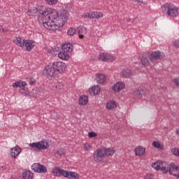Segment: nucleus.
Segmentation results:
<instances>
[{
    "label": "nucleus",
    "instance_id": "obj_5",
    "mask_svg": "<svg viewBox=\"0 0 179 179\" xmlns=\"http://www.w3.org/2000/svg\"><path fill=\"white\" fill-rule=\"evenodd\" d=\"M106 152L104 148H98L93 153L94 160L96 163H100L106 157Z\"/></svg>",
    "mask_w": 179,
    "mask_h": 179
},
{
    "label": "nucleus",
    "instance_id": "obj_41",
    "mask_svg": "<svg viewBox=\"0 0 179 179\" xmlns=\"http://www.w3.org/2000/svg\"><path fill=\"white\" fill-rule=\"evenodd\" d=\"M173 45L176 48H179V39H176L173 41Z\"/></svg>",
    "mask_w": 179,
    "mask_h": 179
},
{
    "label": "nucleus",
    "instance_id": "obj_16",
    "mask_svg": "<svg viewBox=\"0 0 179 179\" xmlns=\"http://www.w3.org/2000/svg\"><path fill=\"white\" fill-rule=\"evenodd\" d=\"M168 170L169 174L176 177L175 174H177L176 172L178 170V166L176 165L174 163H171L169 165H168Z\"/></svg>",
    "mask_w": 179,
    "mask_h": 179
},
{
    "label": "nucleus",
    "instance_id": "obj_15",
    "mask_svg": "<svg viewBox=\"0 0 179 179\" xmlns=\"http://www.w3.org/2000/svg\"><path fill=\"white\" fill-rule=\"evenodd\" d=\"M145 92L142 88L134 90L131 92V96L133 99H141L142 95L144 94Z\"/></svg>",
    "mask_w": 179,
    "mask_h": 179
},
{
    "label": "nucleus",
    "instance_id": "obj_7",
    "mask_svg": "<svg viewBox=\"0 0 179 179\" xmlns=\"http://www.w3.org/2000/svg\"><path fill=\"white\" fill-rule=\"evenodd\" d=\"M82 16L85 19H100V17H103V13L99 11H94L91 13H84Z\"/></svg>",
    "mask_w": 179,
    "mask_h": 179
},
{
    "label": "nucleus",
    "instance_id": "obj_31",
    "mask_svg": "<svg viewBox=\"0 0 179 179\" xmlns=\"http://www.w3.org/2000/svg\"><path fill=\"white\" fill-rule=\"evenodd\" d=\"M105 152H106V156H113V155H114V153L115 152V151L114 150V148H104Z\"/></svg>",
    "mask_w": 179,
    "mask_h": 179
},
{
    "label": "nucleus",
    "instance_id": "obj_40",
    "mask_svg": "<svg viewBox=\"0 0 179 179\" xmlns=\"http://www.w3.org/2000/svg\"><path fill=\"white\" fill-rule=\"evenodd\" d=\"M89 138H96L97 136V134L96 132L90 131L88 133Z\"/></svg>",
    "mask_w": 179,
    "mask_h": 179
},
{
    "label": "nucleus",
    "instance_id": "obj_18",
    "mask_svg": "<svg viewBox=\"0 0 179 179\" xmlns=\"http://www.w3.org/2000/svg\"><path fill=\"white\" fill-rule=\"evenodd\" d=\"M77 31L78 33L80 38H83V37H85V34H87V29L83 26L78 27L77 28Z\"/></svg>",
    "mask_w": 179,
    "mask_h": 179
},
{
    "label": "nucleus",
    "instance_id": "obj_21",
    "mask_svg": "<svg viewBox=\"0 0 179 179\" xmlns=\"http://www.w3.org/2000/svg\"><path fill=\"white\" fill-rule=\"evenodd\" d=\"M134 152L136 156H142L143 155H145V149L140 145L135 148Z\"/></svg>",
    "mask_w": 179,
    "mask_h": 179
},
{
    "label": "nucleus",
    "instance_id": "obj_50",
    "mask_svg": "<svg viewBox=\"0 0 179 179\" xmlns=\"http://www.w3.org/2000/svg\"><path fill=\"white\" fill-rule=\"evenodd\" d=\"M80 1H85V0H80Z\"/></svg>",
    "mask_w": 179,
    "mask_h": 179
},
{
    "label": "nucleus",
    "instance_id": "obj_49",
    "mask_svg": "<svg viewBox=\"0 0 179 179\" xmlns=\"http://www.w3.org/2000/svg\"><path fill=\"white\" fill-rule=\"evenodd\" d=\"M59 151H57V154H59Z\"/></svg>",
    "mask_w": 179,
    "mask_h": 179
},
{
    "label": "nucleus",
    "instance_id": "obj_20",
    "mask_svg": "<svg viewBox=\"0 0 179 179\" xmlns=\"http://www.w3.org/2000/svg\"><path fill=\"white\" fill-rule=\"evenodd\" d=\"M141 62L144 66H150V64L152 63L149 59V57H148L146 56H143L141 58Z\"/></svg>",
    "mask_w": 179,
    "mask_h": 179
},
{
    "label": "nucleus",
    "instance_id": "obj_26",
    "mask_svg": "<svg viewBox=\"0 0 179 179\" xmlns=\"http://www.w3.org/2000/svg\"><path fill=\"white\" fill-rule=\"evenodd\" d=\"M62 171V169L58 168V167H55L52 170V173L53 176L55 177H59L61 176V172Z\"/></svg>",
    "mask_w": 179,
    "mask_h": 179
},
{
    "label": "nucleus",
    "instance_id": "obj_11",
    "mask_svg": "<svg viewBox=\"0 0 179 179\" xmlns=\"http://www.w3.org/2000/svg\"><path fill=\"white\" fill-rule=\"evenodd\" d=\"M162 58H163V55H162V52L159 50L152 52L149 56L150 62H154L155 61L162 59Z\"/></svg>",
    "mask_w": 179,
    "mask_h": 179
},
{
    "label": "nucleus",
    "instance_id": "obj_2",
    "mask_svg": "<svg viewBox=\"0 0 179 179\" xmlns=\"http://www.w3.org/2000/svg\"><path fill=\"white\" fill-rule=\"evenodd\" d=\"M66 69V64L62 62H55L52 64L46 66V75L50 78H57L64 73Z\"/></svg>",
    "mask_w": 179,
    "mask_h": 179
},
{
    "label": "nucleus",
    "instance_id": "obj_8",
    "mask_svg": "<svg viewBox=\"0 0 179 179\" xmlns=\"http://www.w3.org/2000/svg\"><path fill=\"white\" fill-rule=\"evenodd\" d=\"M164 163V162L162 161H157L153 163L152 166L155 170H161V171H163L164 174H167V173H169V166H167V168L163 166Z\"/></svg>",
    "mask_w": 179,
    "mask_h": 179
},
{
    "label": "nucleus",
    "instance_id": "obj_23",
    "mask_svg": "<svg viewBox=\"0 0 179 179\" xmlns=\"http://www.w3.org/2000/svg\"><path fill=\"white\" fill-rule=\"evenodd\" d=\"M90 93L94 96V94H99L100 93V87L99 85H94L89 90Z\"/></svg>",
    "mask_w": 179,
    "mask_h": 179
},
{
    "label": "nucleus",
    "instance_id": "obj_1",
    "mask_svg": "<svg viewBox=\"0 0 179 179\" xmlns=\"http://www.w3.org/2000/svg\"><path fill=\"white\" fill-rule=\"evenodd\" d=\"M50 12L48 13L47 21L43 22V24L45 29L54 31L57 30L61 24L64 26V24L66 23L69 14L68 11L65 10H62L60 14L54 8H50Z\"/></svg>",
    "mask_w": 179,
    "mask_h": 179
},
{
    "label": "nucleus",
    "instance_id": "obj_13",
    "mask_svg": "<svg viewBox=\"0 0 179 179\" xmlns=\"http://www.w3.org/2000/svg\"><path fill=\"white\" fill-rule=\"evenodd\" d=\"M125 87V83L123 82H117L112 87V90L115 92V93H118L122 90Z\"/></svg>",
    "mask_w": 179,
    "mask_h": 179
},
{
    "label": "nucleus",
    "instance_id": "obj_4",
    "mask_svg": "<svg viewBox=\"0 0 179 179\" xmlns=\"http://www.w3.org/2000/svg\"><path fill=\"white\" fill-rule=\"evenodd\" d=\"M50 12H51V8H46L44 6L28 9L27 10V13L29 16H34L36 13H39L41 16H48Z\"/></svg>",
    "mask_w": 179,
    "mask_h": 179
},
{
    "label": "nucleus",
    "instance_id": "obj_6",
    "mask_svg": "<svg viewBox=\"0 0 179 179\" xmlns=\"http://www.w3.org/2000/svg\"><path fill=\"white\" fill-rule=\"evenodd\" d=\"M29 147L32 148L34 150V149H37L38 150H45V149H48V148H50V145H48V143L46 141H41L30 143Z\"/></svg>",
    "mask_w": 179,
    "mask_h": 179
},
{
    "label": "nucleus",
    "instance_id": "obj_45",
    "mask_svg": "<svg viewBox=\"0 0 179 179\" xmlns=\"http://www.w3.org/2000/svg\"><path fill=\"white\" fill-rule=\"evenodd\" d=\"M134 2H137V3H143V1L142 0H134Z\"/></svg>",
    "mask_w": 179,
    "mask_h": 179
},
{
    "label": "nucleus",
    "instance_id": "obj_43",
    "mask_svg": "<svg viewBox=\"0 0 179 179\" xmlns=\"http://www.w3.org/2000/svg\"><path fill=\"white\" fill-rule=\"evenodd\" d=\"M26 85H27L26 81H21V87H24V86H26Z\"/></svg>",
    "mask_w": 179,
    "mask_h": 179
},
{
    "label": "nucleus",
    "instance_id": "obj_33",
    "mask_svg": "<svg viewBox=\"0 0 179 179\" xmlns=\"http://www.w3.org/2000/svg\"><path fill=\"white\" fill-rule=\"evenodd\" d=\"M76 34V29L75 28H69L67 31L68 36H73Z\"/></svg>",
    "mask_w": 179,
    "mask_h": 179
},
{
    "label": "nucleus",
    "instance_id": "obj_22",
    "mask_svg": "<svg viewBox=\"0 0 179 179\" xmlns=\"http://www.w3.org/2000/svg\"><path fill=\"white\" fill-rule=\"evenodd\" d=\"M106 76L103 73L96 74V80L97 83L99 85H102L104 82H106Z\"/></svg>",
    "mask_w": 179,
    "mask_h": 179
},
{
    "label": "nucleus",
    "instance_id": "obj_37",
    "mask_svg": "<svg viewBox=\"0 0 179 179\" xmlns=\"http://www.w3.org/2000/svg\"><path fill=\"white\" fill-rule=\"evenodd\" d=\"M172 154L174 156H179V150L178 148H173L171 150Z\"/></svg>",
    "mask_w": 179,
    "mask_h": 179
},
{
    "label": "nucleus",
    "instance_id": "obj_35",
    "mask_svg": "<svg viewBox=\"0 0 179 179\" xmlns=\"http://www.w3.org/2000/svg\"><path fill=\"white\" fill-rule=\"evenodd\" d=\"M64 83L59 82L57 83L55 85V87L58 89V90H62V89H64Z\"/></svg>",
    "mask_w": 179,
    "mask_h": 179
},
{
    "label": "nucleus",
    "instance_id": "obj_39",
    "mask_svg": "<svg viewBox=\"0 0 179 179\" xmlns=\"http://www.w3.org/2000/svg\"><path fill=\"white\" fill-rule=\"evenodd\" d=\"M83 148L85 150H90L92 149L91 145L89 144L88 143H86L85 144H84Z\"/></svg>",
    "mask_w": 179,
    "mask_h": 179
},
{
    "label": "nucleus",
    "instance_id": "obj_30",
    "mask_svg": "<svg viewBox=\"0 0 179 179\" xmlns=\"http://www.w3.org/2000/svg\"><path fill=\"white\" fill-rule=\"evenodd\" d=\"M152 145L154 148H156L159 150H163V149H164L163 145H162L159 141H153Z\"/></svg>",
    "mask_w": 179,
    "mask_h": 179
},
{
    "label": "nucleus",
    "instance_id": "obj_38",
    "mask_svg": "<svg viewBox=\"0 0 179 179\" xmlns=\"http://www.w3.org/2000/svg\"><path fill=\"white\" fill-rule=\"evenodd\" d=\"M46 3H48L49 5H55L57 2L58 1L57 0H45Z\"/></svg>",
    "mask_w": 179,
    "mask_h": 179
},
{
    "label": "nucleus",
    "instance_id": "obj_14",
    "mask_svg": "<svg viewBox=\"0 0 179 179\" xmlns=\"http://www.w3.org/2000/svg\"><path fill=\"white\" fill-rule=\"evenodd\" d=\"M20 153H22V149L18 145L11 148L10 156L13 159H16Z\"/></svg>",
    "mask_w": 179,
    "mask_h": 179
},
{
    "label": "nucleus",
    "instance_id": "obj_34",
    "mask_svg": "<svg viewBox=\"0 0 179 179\" xmlns=\"http://www.w3.org/2000/svg\"><path fill=\"white\" fill-rule=\"evenodd\" d=\"M69 173H70V171L62 169V172L60 173V176H62L63 177H65V178H69Z\"/></svg>",
    "mask_w": 179,
    "mask_h": 179
},
{
    "label": "nucleus",
    "instance_id": "obj_46",
    "mask_svg": "<svg viewBox=\"0 0 179 179\" xmlns=\"http://www.w3.org/2000/svg\"><path fill=\"white\" fill-rule=\"evenodd\" d=\"M1 169H3V170H6V169H8V167H6V166H2Z\"/></svg>",
    "mask_w": 179,
    "mask_h": 179
},
{
    "label": "nucleus",
    "instance_id": "obj_42",
    "mask_svg": "<svg viewBox=\"0 0 179 179\" xmlns=\"http://www.w3.org/2000/svg\"><path fill=\"white\" fill-rule=\"evenodd\" d=\"M173 83H174V85H176V86H179V77L176 78L173 80Z\"/></svg>",
    "mask_w": 179,
    "mask_h": 179
},
{
    "label": "nucleus",
    "instance_id": "obj_36",
    "mask_svg": "<svg viewBox=\"0 0 179 179\" xmlns=\"http://www.w3.org/2000/svg\"><path fill=\"white\" fill-rule=\"evenodd\" d=\"M13 87L14 89H17V87L22 88L21 81H17V82L14 83L13 85Z\"/></svg>",
    "mask_w": 179,
    "mask_h": 179
},
{
    "label": "nucleus",
    "instance_id": "obj_27",
    "mask_svg": "<svg viewBox=\"0 0 179 179\" xmlns=\"http://www.w3.org/2000/svg\"><path fill=\"white\" fill-rule=\"evenodd\" d=\"M58 57L59 58H60V59H69V55H68L67 52L63 51V52H60L58 54Z\"/></svg>",
    "mask_w": 179,
    "mask_h": 179
},
{
    "label": "nucleus",
    "instance_id": "obj_25",
    "mask_svg": "<svg viewBox=\"0 0 179 179\" xmlns=\"http://www.w3.org/2000/svg\"><path fill=\"white\" fill-rule=\"evenodd\" d=\"M117 108V103L115 101H109L106 103V108L108 110H114Z\"/></svg>",
    "mask_w": 179,
    "mask_h": 179
},
{
    "label": "nucleus",
    "instance_id": "obj_47",
    "mask_svg": "<svg viewBox=\"0 0 179 179\" xmlns=\"http://www.w3.org/2000/svg\"><path fill=\"white\" fill-rule=\"evenodd\" d=\"M175 177H177V178H179V173L175 174Z\"/></svg>",
    "mask_w": 179,
    "mask_h": 179
},
{
    "label": "nucleus",
    "instance_id": "obj_48",
    "mask_svg": "<svg viewBox=\"0 0 179 179\" xmlns=\"http://www.w3.org/2000/svg\"><path fill=\"white\" fill-rule=\"evenodd\" d=\"M33 83H34L32 80L30 81V84L33 85Z\"/></svg>",
    "mask_w": 179,
    "mask_h": 179
},
{
    "label": "nucleus",
    "instance_id": "obj_28",
    "mask_svg": "<svg viewBox=\"0 0 179 179\" xmlns=\"http://www.w3.org/2000/svg\"><path fill=\"white\" fill-rule=\"evenodd\" d=\"M122 76L123 78H131L132 76V71L129 69H124L122 71Z\"/></svg>",
    "mask_w": 179,
    "mask_h": 179
},
{
    "label": "nucleus",
    "instance_id": "obj_44",
    "mask_svg": "<svg viewBox=\"0 0 179 179\" xmlns=\"http://www.w3.org/2000/svg\"><path fill=\"white\" fill-rule=\"evenodd\" d=\"M145 179H153V176L152 175H147Z\"/></svg>",
    "mask_w": 179,
    "mask_h": 179
},
{
    "label": "nucleus",
    "instance_id": "obj_19",
    "mask_svg": "<svg viewBox=\"0 0 179 179\" xmlns=\"http://www.w3.org/2000/svg\"><path fill=\"white\" fill-rule=\"evenodd\" d=\"M62 49L66 52H72L73 50V45H72L71 43H65L62 46Z\"/></svg>",
    "mask_w": 179,
    "mask_h": 179
},
{
    "label": "nucleus",
    "instance_id": "obj_3",
    "mask_svg": "<svg viewBox=\"0 0 179 179\" xmlns=\"http://www.w3.org/2000/svg\"><path fill=\"white\" fill-rule=\"evenodd\" d=\"M162 10L167 16L177 17L178 16V7L171 3H166L162 6Z\"/></svg>",
    "mask_w": 179,
    "mask_h": 179
},
{
    "label": "nucleus",
    "instance_id": "obj_9",
    "mask_svg": "<svg viewBox=\"0 0 179 179\" xmlns=\"http://www.w3.org/2000/svg\"><path fill=\"white\" fill-rule=\"evenodd\" d=\"M31 169L35 173H43V174L47 173V167L40 163L34 164Z\"/></svg>",
    "mask_w": 179,
    "mask_h": 179
},
{
    "label": "nucleus",
    "instance_id": "obj_24",
    "mask_svg": "<svg viewBox=\"0 0 179 179\" xmlns=\"http://www.w3.org/2000/svg\"><path fill=\"white\" fill-rule=\"evenodd\" d=\"M78 103L80 106H86L89 103V98L86 95L80 96Z\"/></svg>",
    "mask_w": 179,
    "mask_h": 179
},
{
    "label": "nucleus",
    "instance_id": "obj_17",
    "mask_svg": "<svg viewBox=\"0 0 179 179\" xmlns=\"http://www.w3.org/2000/svg\"><path fill=\"white\" fill-rule=\"evenodd\" d=\"M35 46H36V43H34V41L25 40L24 47H25L27 51H31L34 48Z\"/></svg>",
    "mask_w": 179,
    "mask_h": 179
},
{
    "label": "nucleus",
    "instance_id": "obj_29",
    "mask_svg": "<svg viewBox=\"0 0 179 179\" xmlns=\"http://www.w3.org/2000/svg\"><path fill=\"white\" fill-rule=\"evenodd\" d=\"M22 177L24 179H33V173L30 171H26L22 173Z\"/></svg>",
    "mask_w": 179,
    "mask_h": 179
},
{
    "label": "nucleus",
    "instance_id": "obj_32",
    "mask_svg": "<svg viewBox=\"0 0 179 179\" xmlns=\"http://www.w3.org/2000/svg\"><path fill=\"white\" fill-rule=\"evenodd\" d=\"M69 179H78L79 178V174H78L76 172L70 171L69 173Z\"/></svg>",
    "mask_w": 179,
    "mask_h": 179
},
{
    "label": "nucleus",
    "instance_id": "obj_10",
    "mask_svg": "<svg viewBox=\"0 0 179 179\" xmlns=\"http://www.w3.org/2000/svg\"><path fill=\"white\" fill-rule=\"evenodd\" d=\"M98 58L101 61H103V62H113V61H115V57L108 53L101 52L98 56Z\"/></svg>",
    "mask_w": 179,
    "mask_h": 179
},
{
    "label": "nucleus",
    "instance_id": "obj_12",
    "mask_svg": "<svg viewBox=\"0 0 179 179\" xmlns=\"http://www.w3.org/2000/svg\"><path fill=\"white\" fill-rule=\"evenodd\" d=\"M26 40H24L23 38L20 36H15L13 39V43L15 44V45H17V47H20V48H24V42Z\"/></svg>",
    "mask_w": 179,
    "mask_h": 179
}]
</instances>
